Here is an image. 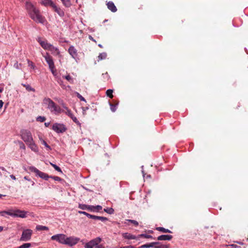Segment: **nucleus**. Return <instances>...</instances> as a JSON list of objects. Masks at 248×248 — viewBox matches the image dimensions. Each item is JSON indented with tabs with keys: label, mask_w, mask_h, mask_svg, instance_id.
Returning a JSON list of instances; mask_svg holds the SVG:
<instances>
[{
	"label": "nucleus",
	"mask_w": 248,
	"mask_h": 248,
	"mask_svg": "<svg viewBox=\"0 0 248 248\" xmlns=\"http://www.w3.org/2000/svg\"><path fill=\"white\" fill-rule=\"evenodd\" d=\"M120 248H135L132 246H127L122 247H120Z\"/></svg>",
	"instance_id": "51"
},
{
	"label": "nucleus",
	"mask_w": 248,
	"mask_h": 248,
	"mask_svg": "<svg viewBox=\"0 0 248 248\" xmlns=\"http://www.w3.org/2000/svg\"><path fill=\"white\" fill-rule=\"evenodd\" d=\"M49 68L50 70V71H51V73H52V74L54 76H56V70L55 69V66H53V68Z\"/></svg>",
	"instance_id": "42"
},
{
	"label": "nucleus",
	"mask_w": 248,
	"mask_h": 248,
	"mask_svg": "<svg viewBox=\"0 0 248 248\" xmlns=\"http://www.w3.org/2000/svg\"><path fill=\"white\" fill-rule=\"evenodd\" d=\"M126 221L131 222L136 226H137L139 225V223L135 220L127 219Z\"/></svg>",
	"instance_id": "39"
},
{
	"label": "nucleus",
	"mask_w": 248,
	"mask_h": 248,
	"mask_svg": "<svg viewBox=\"0 0 248 248\" xmlns=\"http://www.w3.org/2000/svg\"><path fill=\"white\" fill-rule=\"evenodd\" d=\"M172 236L170 235H161L157 237L158 240H170Z\"/></svg>",
	"instance_id": "20"
},
{
	"label": "nucleus",
	"mask_w": 248,
	"mask_h": 248,
	"mask_svg": "<svg viewBox=\"0 0 248 248\" xmlns=\"http://www.w3.org/2000/svg\"><path fill=\"white\" fill-rule=\"evenodd\" d=\"M49 123H46L45 124V126H46V127H47V126L49 125Z\"/></svg>",
	"instance_id": "59"
},
{
	"label": "nucleus",
	"mask_w": 248,
	"mask_h": 248,
	"mask_svg": "<svg viewBox=\"0 0 248 248\" xmlns=\"http://www.w3.org/2000/svg\"><path fill=\"white\" fill-rule=\"evenodd\" d=\"M113 90L111 89H108L106 91V94L107 95L110 97V98H112L113 97Z\"/></svg>",
	"instance_id": "30"
},
{
	"label": "nucleus",
	"mask_w": 248,
	"mask_h": 248,
	"mask_svg": "<svg viewBox=\"0 0 248 248\" xmlns=\"http://www.w3.org/2000/svg\"><path fill=\"white\" fill-rule=\"evenodd\" d=\"M139 237H144L146 238H152V236L148 234H141L140 235H139Z\"/></svg>",
	"instance_id": "43"
},
{
	"label": "nucleus",
	"mask_w": 248,
	"mask_h": 248,
	"mask_svg": "<svg viewBox=\"0 0 248 248\" xmlns=\"http://www.w3.org/2000/svg\"><path fill=\"white\" fill-rule=\"evenodd\" d=\"M111 110L114 112L116 110V107L115 106H113L112 105H111Z\"/></svg>",
	"instance_id": "52"
},
{
	"label": "nucleus",
	"mask_w": 248,
	"mask_h": 248,
	"mask_svg": "<svg viewBox=\"0 0 248 248\" xmlns=\"http://www.w3.org/2000/svg\"><path fill=\"white\" fill-rule=\"evenodd\" d=\"M158 244V242H152L150 244L143 245L140 247V248H149L151 247H154L155 245Z\"/></svg>",
	"instance_id": "23"
},
{
	"label": "nucleus",
	"mask_w": 248,
	"mask_h": 248,
	"mask_svg": "<svg viewBox=\"0 0 248 248\" xmlns=\"http://www.w3.org/2000/svg\"><path fill=\"white\" fill-rule=\"evenodd\" d=\"M53 9L55 10L56 12H57L58 14V15L60 16H64L63 11L60 8L57 7L56 5H54V6L53 7Z\"/></svg>",
	"instance_id": "22"
},
{
	"label": "nucleus",
	"mask_w": 248,
	"mask_h": 248,
	"mask_svg": "<svg viewBox=\"0 0 248 248\" xmlns=\"http://www.w3.org/2000/svg\"><path fill=\"white\" fill-rule=\"evenodd\" d=\"M37 41L41 46L45 50H48L50 49V47L52 45L48 43L47 41L46 40H43L40 37H38L37 39Z\"/></svg>",
	"instance_id": "11"
},
{
	"label": "nucleus",
	"mask_w": 248,
	"mask_h": 248,
	"mask_svg": "<svg viewBox=\"0 0 248 248\" xmlns=\"http://www.w3.org/2000/svg\"><path fill=\"white\" fill-rule=\"evenodd\" d=\"M78 213L80 214L85 215V216H86L87 217H89V218H92L93 216V215L89 214H88L87 212H84V211H78Z\"/></svg>",
	"instance_id": "33"
},
{
	"label": "nucleus",
	"mask_w": 248,
	"mask_h": 248,
	"mask_svg": "<svg viewBox=\"0 0 248 248\" xmlns=\"http://www.w3.org/2000/svg\"><path fill=\"white\" fill-rule=\"evenodd\" d=\"M50 165L54 168L55 167H56L57 165L54 164H53L52 163H50Z\"/></svg>",
	"instance_id": "57"
},
{
	"label": "nucleus",
	"mask_w": 248,
	"mask_h": 248,
	"mask_svg": "<svg viewBox=\"0 0 248 248\" xmlns=\"http://www.w3.org/2000/svg\"><path fill=\"white\" fill-rule=\"evenodd\" d=\"M28 66H30L31 68L34 69L35 68V66H34L33 63L32 62H31V61L28 60Z\"/></svg>",
	"instance_id": "41"
},
{
	"label": "nucleus",
	"mask_w": 248,
	"mask_h": 248,
	"mask_svg": "<svg viewBox=\"0 0 248 248\" xmlns=\"http://www.w3.org/2000/svg\"><path fill=\"white\" fill-rule=\"evenodd\" d=\"M20 135L22 140L32 151L35 153L38 152V147L35 143L32 134L30 131L27 129H23L20 132Z\"/></svg>",
	"instance_id": "1"
},
{
	"label": "nucleus",
	"mask_w": 248,
	"mask_h": 248,
	"mask_svg": "<svg viewBox=\"0 0 248 248\" xmlns=\"http://www.w3.org/2000/svg\"><path fill=\"white\" fill-rule=\"evenodd\" d=\"M24 179H25V180H27V181H30V182H31V185H32V186H34V182L33 181H31L30 179H29V178H28V177H27V176H25V177H24Z\"/></svg>",
	"instance_id": "44"
},
{
	"label": "nucleus",
	"mask_w": 248,
	"mask_h": 248,
	"mask_svg": "<svg viewBox=\"0 0 248 248\" xmlns=\"http://www.w3.org/2000/svg\"><path fill=\"white\" fill-rule=\"evenodd\" d=\"M61 1L66 7H69L71 5L70 0H61Z\"/></svg>",
	"instance_id": "32"
},
{
	"label": "nucleus",
	"mask_w": 248,
	"mask_h": 248,
	"mask_svg": "<svg viewBox=\"0 0 248 248\" xmlns=\"http://www.w3.org/2000/svg\"><path fill=\"white\" fill-rule=\"evenodd\" d=\"M53 55H60V52L57 47L54 46L53 45L51 46L50 49H49Z\"/></svg>",
	"instance_id": "18"
},
{
	"label": "nucleus",
	"mask_w": 248,
	"mask_h": 248,
	"mask_svg": "<svg viewBox=\"0 0 248 248\" xmlns=\"http://www.w3.org/2000/svg\"><path fill=\"white\" fill-rule=\"evenodd\" d=\"M23 86L26 88V89L28 91L35 92V89L32 88L30 85L28 84H24Z\"/></svg>",
	"instance_id": "31"
},
{
	"label": "nucleus",
	"mask_w": 248,
	"mask_h": 248,
	"mask_svg": "<svg viewBox=\"0 0 248 248\" xmlns=\"http://www.w3.org/2000/svg\"><path fill=\"white\" fill-rule=\"evenodd\" d=\"M102 239L100 237H96L85 245V248H94V246L97 244H99Z\"/></svg>",
	"instance_id": "10"
},
{
	"label": "nucleus",
	"mask_w": 248,
	"mask_h": 248,
	"mask_svg": "<svg viewBox=\"0 0 248 248\" xmlns=\"http://www.w3.org/2000/svg\"><path fill=\"white\" fill-rule=\"evenodd\" d=\"M71 118L73 120V121L76 123L78 125H80V124L79 123V122L78 121V120L77 119V118L75 117L74 115H73Z\"/></svg>",
	"instance_id": "36"
},
{
	"label": "nucleus",
	"mask_w": 248,
	"mask_h": 248,
	"mask_svg": "<svg viewBox=\"0 0 248 248\" xmlns=\"http://www.w3.org/2000/svg\"><path fill=\"white\" fill-rule=\"evenodd\" d=\"M40 3L45 6H50L53 8L55 5L51 0H42Z\"/></svg>",
	"instance_id": "15"
},
{
	"label": "nucleus",
	"mask_w": 248,
	"mask_h": 248,
	"mask_svg": "<svg viewBox=\"0 0 248 248\" xmlns=\"http://www.w3.org/2000/svg\"><path fill=\"white\" fill-rule=\"evenodd\" d=\"M92 219L100 220L102 222L108 220V218L105 217L96 216L94 215L93 216Z\"/></svg>",
	"instance_id": "24"
},
{
	"label": "nucleus",
	"mask_w": 248,
	"mask_h": 248,
	"mask_svg": "<svg viewBox=\"0 0 248 248\" xmlns=\"http://www.w3.org/2000/svg\"><path fill=\"white\" fill-rule=\"evenodd\" d=\"M98 46L100 47H102V46L100 44L98 45Z\"/></svg>",
	"instance_id": "61"
},
{
	"label": "nucleus",
	"mask_w": 248,
	"mask_h": 248,
	"mask_svg": "<svg viewBox=\"0 0 248 248\" xmlns=\"http://www.w3.org/2000/svg\"><path fill=\"white\" fill-rule=\"evenodd\" d=\"M32 233V230L30 229H26L23 231L20 241H27L31 239Z\"/></svg>",
	"instance_id": "7"
},
{
	"label": "nucleus",
	"mask_w": 248,
	"mask_h": 248,
	"mask_svg": "<svg viewBox=\"0 0 248 248\" xmlns=\"http://www.w3.org/2000/svg\"><path fill=\"white\" fill-rule=\"evenodd\" d=\"M36 229L37 231H44V230L48 231V228L45 226L38 225L36 226Z\"/></svg>",
	"instance_id": "25"
},
{
	"label": "nucleus",
	"mask_w": 248,
	"mask_h": 248,
	"mask_svg": "<svg viewBox=\"0 0 248 248\" xmlns=\"http://www.w3.org/2000/svg\"><path fill=\"white\" fill-rule=\"evenodd\" d=\"M46 120V118L43 116H39L37 118V121L40 122H43Z\"/></svg>",
	"instance_id": "40"
},
{
	"label": "nucleus",
	"mask_w": 248,
	"mask_h": 248,
	"mask_svg": "<svg viewBox=\"0 0 248 248\" xmlns=\"http://www.w3.org/2000/svg\"><path fill=\"white\" fill-rule=\"evenodd\" d=\"M156 230L160 231V232H164V233H171V231L170 230H169V229H165L164 228H163V227H158L156 228Z\"/></svg>",
	"instance_id": "27"
},
{
	"label": "nucleus",
	"mask_w": 248,
	"mask_h": 248,
	"mask_svg": "<svg viewBox=\"0 0 248 248\" xmlns=\"http://www.w3.org/2000/svg\"><path fill=\"white\" fill-rule=\"evenodd\" d=\"M104 210L105 212H107L109 214H113L114 212V210L111 208L104 209Z\"/></svg>",
	"instance_id": "37"
},
{
	"label": "nucleus",
	"mask_w": 248,
	"mask_h": 248,
	"mask_svg": "<svg viewBox=\"0 0 248 248\" xmlns=\"http://www.w3.org/2000/svg\"><path fill=\"white\" fill-rule=\"evenodd\" d=\"M3 230V227L2 226H0V232H1Z\"/></svg>",
	"instance_id": "58"
},
{
	"label": "nucleus",
	"mask_w": 248,
	"mask_h": 248,
	"mask_svg": "<svg viewBox=\"0 0 248 248\" xmlns=\"http://www.w3.org/2000/svg\"><path fill=\"white\" fill-rule=\"evenodd\" d=\"M64 108L65 109V111L63 110V112H65L66 114L71 118L73 115L71 111L66 107H64Z\"/></svg>",
	"instance_id": "28"
},
{
	"label": "nucleus",
	"mask_w": 248,
	"mask_h": 248,
	"mask_svg": "<svg viewBox=\"0 0 248 248\" xmlns=\"http://www.w3.org/2000/svg\"><path fill=\"white\" fill-rule=\"evenodd\" d=\"M102 209V207L100 205L93 206V212L99 211Z\"/></svg>",
	"instance_id": "35"
},
{
	"label": "nucleus",
	"mask_w": 248,
	"mask_h": 248,
	"mask_svg": "<svg viewBox=\"0 0 248 248\" xmlns=\"http://www.w3.org/2000/svg\"><path fill=\"white\" fill-rule=\"evenodd\" d=\"M68 52L73 59H76L78 56V53L77 49L75 48L74 46H71L69 47L68 49Z\"/></svg>",
	"instance_id": "13"
},
{
	"label": "nucleus",
	"mask_w": 248,
	"mask_h": 248,
	"mask_svg": "<svg viewBox=\"0 0 248 248\" xmlns=\"http://www.w3.org/2000/svg\"><path fill=\"white\" fill-rule=\"evenodd\" d=\"M3 105V102L2 100H0V109L1 108Z\"/></svg>",
	"instance_id": "54"
},
{
	"label": "nucleus",
	"mask_w": 248,
	"mask_h": 248,
	"mask_svg": "<svg viewBox=\"0 0 248 248\" xmlns=\"http://www.w3.org/2000/svg\"><path fill=\"white\" fill-rule=\"evenodd\" d=\"M27 212L18 209L10 210L8 211L7 212V215L13 217H18L21 218H26L27 217Z\"/></svg>",
	"instance_id": "3"
},
{
	"label": "nucleus",
	"mask_w": 248,
	"mask_h": 248,
	"mask_svg": "<svg viewBox=\"0 0 248 248\" xmlns=\"http://www.w3.org/2000/svg\"><path fill=\"white\" fill-rule=\"evenodd\" d=\"M89 39H90V40H92V41H94V42H96V41H95V40L93 38V37H92L91 36H90H90H89Z\"/></svg>",
	"instance_id": "56"
},
{
	"label": "nucleus",
	"mask_w": 248,
	"mask_h": 248,
	"mask_svg": "<svg viewBox=\"0 0 248 248\" xmlns=\"http://www.w3.org/2000/svg\"><path fill=\"white\" fill-rule=\"evenodd\" d=\"M49 178H52L54 180L57 181H60L62 180L60 177H58V176H49Z\"/></svg>",
	"instance_id": "45"
},
{
	"label": "nucleus",
	"mask_w": 248,
	"mask_h": 248,
	"mask_svg": "<svg viewBox=\"0 0 248 248\" xmlns=\"http://www.w3.org/2000/svg\"><path fill=\"white\" fill-rule=\"evenodd\" d=\"M78 207L82 210H88L90 211H93V205H88L84 204H79Z\"/></svg>",
	"instance_id": "16"
},
{
	"label": "nucleus",
	"mask_w": 248,
	"mask_h": 248,
	"mask_svg": "<svg viewBox=\"0 0 248 248\" xmlns=\"http://www.w3.org/2000/svg\"><path fill=\"white\" fill-rule=\"evenodd\" d=\"M31 17L35 21L41 23H44L45 18L40 14L39 10L37 9L30 14Z\"/></svg>",
	"instance_id": "5"
},
{
	"label": "nucleus",
	"mask_w": 248,
	"mask_h": 248,
	"mask_svg": "<svg viewBox=\"0 0 248 248\" xmlns=\"http://www.w3.org/2000/svg\"><path fill=\"white\" fill-rule=\"evenodd\" d=\"M52 128L58 133H63L66 130V128L63 124L59 123L54 124Z\"/></svg>",
	"instance_id": "8"
},
{
	"label": "nucleus",
	"mask_w": 248,
	"mask_h": 248,
	"mask_svg": "<svg viewBox=\"0 0 248 248\" xmlns=\"http://www.w3.org/2000/svg\"><path fill=\"white\" fill-rule=\"evenodd\" d=\"M39 140L41 143L43 144L46 148L47 151L51 150V147L46 143V142L43 139L42 137L40 136H38Z\"/></svg>",
	"instance_id": "21"
},
{
	"label": "nucleus",
	"mask_w": 248,
	"mask_h": 248,
	"mask_svg": "<svg viewBox=\"0 0 248 248\" xmlns=\"http://www.w3.org/2000/svg\"><path fill=\"white\" fill-rule=\"evenodd\" d=\"M107 56V54L105 52L100 53L98 56V61L105 59Z\"/></svg>",
	"instance_id": "26"
},
{
	"label": "nucleus",
	"mask_w": 248,
	"mask_h": 248,
	"mask_svg": "<svg viewBox=\"0 0 248 248\" xmlns=\"http://www.w3.org/2000/svg\"><path fill=\"white\" fill-rule=\"evenodd\" d=\"M26 8L29 14H30L31 12H33L35 10H37L31 2L28 1L26 2Z\"/></svg>",
	"instance_id": "14"
},
{
	"label": "nucleus",
	"mask_w": 248,
	"mask_h": 248,
	"mask_svg": "<svg viewBox=\"0 0 248 248\" xmlns=\"http://www.w3.org/2000/svg\"><path fill=\"white\" fill-rule=\"evenodd\" d=\"M43 104L46 105L47 108L50 111L56 115L59 114L63 111H62L61 108L56 105V104L50 98H45L43 100Z\"/></svg>",
	"instance_id": "2"
},
{
	"label": "nucleus",
	"mask_w": 248,
	"mask_h": 248,
	"mask_svg": "<svg viewBox=\"0 0 248 248\" xmlns=\"http://www.w3.org/2000/svg\"><path fill=\"white\" fill-rule=\"evenodd\" d=\"M156 248H168V247L167 246L165 245H161L159 246H155Z\"/></svg>",
	"instance_id": "47"
},
{
	"label": "nucleus",
	"mask_w": 248,
	"mask_h": 248,
	"mask_svg": "<svg viewBox=\"0 0 248 248\" xmlns=\"http://www.w3.org/2000/svg\"><path fill=\"white\" fill-rule=\"evenodd\" d=\"M79 241V238L74 236L67 237L66 236L65 245L72 247L76 245Z\"/></svg>",
	"instance_id": "9"
},
{
	"label": "nucleus",
	"mask_w": 248,
	"mask_h": 248,
	"mask_svg": "<svg viewBox=\"0 0 248 248\" xmlns=\"http://www.w3.org/2000/svg\"><path fill=\"white\" fill-rule=\"evenodd\" d=\"M66 235L63 233H59L51 236V239L55 240L59 243L65 245Z\"/></svg>",
	"instance_id": "6"
},
{
	"label": "nucleus",
	"mask_w": 248,
	"mask_h": 248,
	"mask_svg": "<svg viewBox=\"0 0 248 248\" xmlns=\"http://www.w3.org/2000/svg\"><path fill=\"white\" fill-rule=\"evenodd\" d=\"M0 169H1L2 170H4V168L3 167L0 168Z\"/></svg>",
	"instance_id": "60"
},
{
	"label": "nucleus",
	"mask_w": 248,
	"mask_h": 248,
	"mask_svg": "<svg viewBox=\"0 0 248 248\" xmlns=\"http://www.w3.org/2000/svg\"><path fill=\"white\" fill-rule=\"evenodd\" d=\"M43 57L45 58L46 62L48 64L49 68H53V66H55L52 57L49 53H46V55H43Z\"/></svg>",
	"instance_id": "12"
},
{
	"label": "nucleus",
	"mask_w": 248,
	"mask_h": 248,
	"mask_svg": "<svg viewBox=\"0 0 248 248\" xmlns=\"http://www.w3.org/2000/svg\"><path fill=\"white\" fill-rule=\"evenodd\" d=\"M94 248H104V247L102 245L97 244L94 246Z\"/></svg>",
	"instance_id": "50"
},
{
	"label": "nucleus",
	"mask_w": 248,
	"mask_h": 248,
	"mask_svg": "<svg viewBox=\"0 0 248 248\" xmlns=\"http://www.w3.org/2000/svg\"><path fill=\"white\" fill-rule=\"evenodd\" d=\"M122 236L124 238L128 240L136 239L137 238V237L136 236L127 232L123 233Z\"/></svg>",
	"instance_id": "17"
},
{
	"label": "nucleus",
	"mask_w": 248,
	"mask_h": 248,
	"mask_svg": "<svg viewBox=\"0 0 248 248\" xmlns=\"http://www.w3.org/2000/svg\"><path fill=\"white\" fill-rule=\"evenodd\" d=\"M2 196H4V195H2L1 194H0V198H1Z\"/></svg>",
	"instance_id": "62"
},
{
	"label": "nucleus",
	"mask_w": 248,
	"mask_h": 248,
	"mask_svg": "<svg viewBox=\"0 0 248 248\" xmlns=\"http://www.w3.org/2000/svg\"><path fill=\"white\" fill-rule=\"evenodd\" d=\"M54 169H55V170H57L58 171L62 172L61 169L58 166H56V167H55Z\"/></svg>",
	"instance_id": "48"
},
{
	"label": "nucleus",
	"mask_w": 248,
	"mask_h": 248,
	"mask_svg": "<svg viewBox=\"0 0 248 248\" xmlns=\"http://www.w3.org/2000/svg\"><path fill=\"white\" fill-rule=\"evenodd\" d=\"M108 8L112 12H115L117 11V8L115 6L114 4L111 2L109 1L107 3Z\"/></svg>",
	"instance_id": "19"
},
{
	"label": "nucleus",
	"mask_w": 248,
	"mask_h": 248,
	"mask_svg": "<svg viewBox=\"0 0 248 248\" xmlns=\"http://www.w3.org/2000/svg\"><path fill=\"white\" fill-rule=\"evenodd\" d=\"M31 246L30 243H25L18 247L17 248H29Z\"/></svg>",
	"instance_id": "34"
},
{
	"label": "nucleus",
	"mask_w": 248,
	"mask_h": 248,
	"mask_svg": "<svg viewBox=\"0 0 248 248\" xmlns=\"http://www.w3.org/2000/svg\"><path fill=\"white\" fill-rule=\"evenodd\" d=\"M7 211H1V212H0V216H4L5 214H7Z\"/></svg>",
	"instance_id": "49"
},
{
	"label": "nucleus",
	"mask_w": 248,
	"mask_h": 248,
	"mask_svg": "<svg viewBox=\"0 0 248 248\" xmlns=\"http://www.w3.org/2000/svg\"><path fill=\"white\" fill-rule=\"evenodd\" d=\"M231 247H232L233 248H238V246L234 244H232L230 245Z\"/></svg>",
	"instance_id": "53"
},
{
	"label": "nucleus",
	"mask_w": 248,
	"mask_h": 248,
	"mask_svg": "<svg viewBox=\"0 0 248 248\" xmlns=\"http://www.w3.org/2000/svg\"><path fill=\"white\" fill-rule=\"evenodd\" d=\"M28 170L35 174L36 176L39 177L42 179L47 180L49 176L43 172L40 171L37 168L33 166H30L28 168Z\"/></svg>",
	"instance_id": "4"
},
{
	"label": "nucleus",
	"mask_w": 248,
	"mask_h": 248,
	"mask_svg": "<svg viewBox=\"0 0 248 248\" xmlns=\"http://www.w3.org/2000/svg\"><path fill=\"white\" fill-rule=\"evenodd\" d=\"M62 77L66 79L67 80H68L69 82H70L71 83H73V79L69 75H66L65 76H63Z\"/></svg>",
	"instance_id": "29"
},
{
	"label": "nucleus",
	"mask_w": 248,
	"mask_h": 248,
	"mask_svg": "<svg viewBox=\"0 0 248 248\" xmlns=\"http://www.w3.org/2000/svg\"><path fill=\"white\" fill-rule=\"evenodd\" d=\"M10 177L14 180H16V178L15 177V176H14V175L12 174L10 176Z\"/></svg>",
	"instance_id": "55"
},
{
	"label": "nucleus",
	"mask_w": 248,
	"mask_h": 248,
	"mask_svg": "<svg viewBox=\"0 0 248 248\" xmlns=\"http://www.w3.org/2000/svg\"><path fill=\"white\" fill-rule=\"evenodd\" d=\"M76 94L77 96V97L81 100V101H84V102H86V100L85 99V98L82 97L78 93V92H76Z\"/></svg>",
	"instance_id": "38"
},
{
	"label": "nucleus",
	"mask_w": 248,
	"mask_h": 248,
	"mask_svg": "<svg viewBox=\"0 0 248 248\" xmlns=\"http://www.w3.org/2000/svg\"><path fill=\"white\" fill-rule=\"evenodd\" d=\"M19 144H20V148L21 149H22L23 150H25L26 149L25 145H24V144L22 142H19Z\"/></svg>",
	"instance_id": "46"
}]
</instances>
